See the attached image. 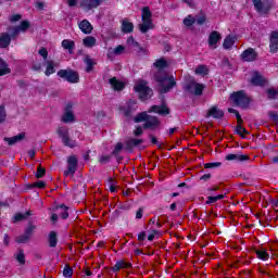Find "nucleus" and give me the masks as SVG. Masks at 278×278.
<instances>
[{
    "mask_svg": "<svg viewBox=\"0 0 278 278\" xmlns=\"http://www.w3.org/2000/svg\"><path fill=\"white\" fill-rule=\"evenodd\" d=\"M154 79L157 81L160 86V92H162V94L170 92V90L177 86L175 77L169 76L165 71H157L154 75Z\"/></svg>",
    "mask_w": 278,
    "mask_h": 278,
    "instance_id": "f257e3e1",
    "label": "nucleus"
},
{
    "mask_svg": "<svg viewBox=\"0 0 278 278\" xmlns=\"http://www.w3.org/2000/svg\"><path fill=\"white\" fill-rule=\"evenodd\" d=\"M142 122H144L143 129L155 130L157 129V127H160V119L155 116H151L147 114V112L139 113L135 117V123H142Z\"/></svg>",
    "mask_w": 278,
    "mask_h": 278,
    "instance_id": "f03ea898",
    "label": "nucleus"
},
{
    "mask_svg": "<svg viewBox=\"0 0 278 278\" xmlns=\"http://www.w3.org/2000/svg\"><path fill=\"white\" fill-rule=\"evenodd\" d=\"M153 13H151V9L149 7H144L141 13L142 24H139V29L141 34H147L149 29H153V20H151Z\"/></svg>",
    "mask_w": 278,
    "mask_h": 278,
    "instance_id": "7ed1b4c3",
    "label": "nucleus"
},
{
    "mask_svg": "<svg viewBox=\"0 0 278 278\" xmlns=\"http://www.w3.org/2000/svg\"><path fill=\"white\" fill-rule=\"evenodd\" d=\"M230 99L238 108H249V103H251V100L243 90L233 92Z\"/></svg>",
    "mask_w": 278,
    "mask_h": 278,
    "instance_id": "20e7f679",
    "label": "nucleus"
},
{
    "mask_svg": "<svg viewBox=\"0 0 278 278\" xmlns=\"http://www.w3.org/2000/svg\"><path fill=\"white\" fill-rule=\"evenodd\" d=\"M136 92H139L140 99H151L153 97V89L149 88L147 85V81L144 80H138L135 85Z\"/></svg>",
    "mask_w": 278,
    "mask_h": 278,
    "instance_id": "39448f33",
    "label": "nucleus"
},
{
    "mask_svg": "<svg viewBox=\"0 0 278 278\" xmlns=\"http://www.w3.org/2000/svg\"><path fill=\"white\" fill-rule=\"evenodd\" d=\"M56 134L59 135V138H61L65 147H68L70 149H75V147H77V141L71 139V136L68 135V128L59 127L56 129Z\"/></svg>",
    "mask_w": 278,
    "mask_h": 278,
    "instance_id": "423d86ee",
    "label": "nucleus"
},
{
    "mask_svg": "<svg viewBox=\"0 0 278 278\" xmlns=\"http://www.w3.org/2000/svg\"><path fill=\"white\" fill-rule=\"evenodd\" d=\"M59 77L66 79L70 84L79 83V74L73 70H60L58 72Z\"/></svg>",
    "mask_w": 278,
    "mask_h": 278,
    "instance_id": "0eeeda50",
    "label": "nucleus"
},
{
    "mask_svg": "<svg viewBox=\"0 0 278 278\" xmlns=\"http://www.w3.org/2000/svg\"><path fill=\"white\" fill-rule=\"evenodd\" d=\"M78 160L76 155L67 157V169L64 172L65 177H73L77 173Z\"/></svg>",
    "mask_w": 278,
    "mask_h": 278,
    "instance_id": "6e6552de",
    "label": "nucleus"
},
{
    "mask_svg": "<svg viewBox=\"0 0 278 278\" xmlns=\"http://www.w3.org/2000/svg\"><path fill=\"white\" fill-rule=\"evenodd\" d=\"M185 90H187L190 94L201 97V94H203V90H205V85L199 84L197 81H190L186 85Z\"/></svg>",
    "mask_w": 278,
    "mask_h": 278,
    "instance_id": "1a4fd4ad",
    "label": "nucleus"
},
{
    "mask_svg": "<svg viewBox=\"0 0 278 278\" xmlns=\"http://www.w3.org/2000/svg\"><path fill=\"white\" fill-rule=\"evenodd\" d=\"M220 40H223V36L220 35V33H218L216 30L211 31V34L208 35V39H207L208 47L211 49H217Z\"/></svg>",
    "mask_w": 278,
    "mask_h": 278,
    "instance_id": "9d476101",
    "label": "nucleus"
},
{
    "mask_svg": "<svg viewBox=\"0 0 278 278\" xmlns=\"http://www.w3.org/2000/svg\"><path fill=\"white\" fill-rule=\"evenodd\" d=\"M103 3V0H80V8L90 12V10H94V8H99Z\"/></svg>",
    "mask_w": 278,
    "mask_h": 278,
    "instance_id": "9b49d317",
    "label": "nucleus"
},
{
    "mask_svg": "<svg viewBox=\"0 0 278 278\" xmlns=\"http://www.w3.org/2000/svg\"><path fill=\"white\" fill-rule=\"evenodd\" d=\"M253 5L261 14H266L270 10V1L268 0H258Z\"/></svg>",
    "mask_w": 278,
    "mask_h": 278,
    "instance_id": "f8f14e48",
    "label": "nucleus"
},
{
    "mask_svg": "<svg viewBox=\"0 0 278 278\" xmlns=\"http://www.w3.org/2000/svg\"><path fill=\"white\" fill-rule=\"evenodd\" d=\"M243 62H255L257 60V52L253 48H249L241 54Z\"/></svg>",
    "mask_w": 278,
    "mask_h": 278,
    "instance_id": "ddd939ff",
    "label": "nucleus"
},
{
    "mask_svg": "<svg viewBox=\"0 0 278 278\" xmlns=\"http://www.w3.org/2000/svg\"><path fill=\"white\" fill-rule=\"evenodd\" d=\"M27 29H29V22L23 21L21 22V25L15 26L13 28H9V31H12V38H15L17 34H21V31H27Z\"/></svg>",
    "mask_w": 278,
    "mask_h": 278,
    "instance_id": "4468645a",
    "label": "nucleus"
},
{
    "mask_svg": "<svg viewBox=\"0 0 278 278\" xmlns=\"http://www.w3.org/2000/svg\"><path fill=\"white\" fill-rule=\"evenodd\" d=\"M124 116H131V112H136L138 110L137 103L135 100H130L125 106L121 108Z\"/></svg>",
    "mask_w": 278,
    "mask_h": 278,
    "instance_id": "2eb2a0df",
    "label": "nucleus"
},
{
    "mask_svg": "<svg viewBox=\"0 0 278 278\" xmlns=\"http://www.w3.org/2000/svg\"><path fill=\"white\" fill-rule=\"evenodd\" d=\"M269 49L270 53H277L278 51V31H271L269 36Z\"/></svg>",
    "mask_w": 278,
    "mask_h": 278,
    "instance_id": "dca6fc26",
    "label": "nucleus"
},
{
    "mask_svg": "<svg viewBox=\"0 0 278 278\" xmlns=\"http://www.w3.org/2000/svg\"><path fill=\"white\" fill-rule=\"evenodd\" d=\"M149 112H154L155 114H160L161 116H166V115L170 114V110L168 109V106H166V104L153 105V106H151Z\"/></svg>",
    "mask_w": 278,
    "mask_h": 278,
    "instance_id": "f3484780",
    "label": "nucleus"
},
{
    "mask_svg": "<svg viewBox=\"0 0 278 278\" xmlns=\"http://www.w3.org/2000/svg\"><path fill=\"white\" fill-rule=\"evenodd\" d=\"M227 162H247L249 161V155L245 154H227Z\"/></svg>",
    "mask_w": 278,
    "mask_h": 278,
    "instance_id": "a211bd4d",
    "label": "nucleus"
},
{
    "mask_svg": "<svg viewBox=\"0 0 278 278\" xmlns=\"http://www.w3.org/2000/svg\"><path fill=\"white\" fill-rule=\"evenodd\" d=\"M131 268V263H127L123 260L117 261L116 264L112 267L113 273H119L121 270Z\"/></svg>",
    "mask_w": 278,
    "mask_h": 278,
    "instance_id": "6ab92c4d",
    "label": "nucleus"
},
{
    "mask_svg": "<svg viewBox=\"0 0 278 278\" xmlns=\"http://www.w3.org/2000/svg\"><path fill=\"white\" fill-rule=\"evenodd\" d=\"M142 142H144V140L130 138L125 142V149L126 151H134V147H139Z\"/></svg>",
    "mask_w": 278,
    "mask_h": 278,
    "instance_id": "aec40b11",
    "label": "nucleus"
},
{
    "mask_svg": "<svg viewBox=\"0 0 278 278\" xmlns=\"http://www.w3.org/2000/svg\"><path fill=\"white\" fill-rule=\"evenodd\" d=\"M12 42V37L8 33L0 34V49H8Z\"/></svg>",
    "mask_w": 278,
    "mask_h": 278,
    "instance_id": "412c9836",
    "label": "nucleus"
},
{
    "mask_svg": "<svg viewBox=\"0 0 278 278\" xmlns=\"http://www.w3.org/2000/svg\"><path fill=\"white\" fill-rule=\"evenodd\" d=\"M62 121L63 123H75V115L73 114V111H71V104L66 106Z\"/></svg>",
    "mask_w": 278,
    "mask_h": 278,
    "instance_id": "4be33fe9",
    "label": "nucleus"
},
{
    "mask_svg": "<svg viewBox=\"0 0 278 278\" xmlns=\"http://www.w3.org/2000/svg\"><path fill=\"white\" fill-rule=\"evenodd\" d=\"M242 116L238 115L236 131L239 136H241V138H244V136L249 135V131L247 130V128L242 127Z\"/></svg>",
    "mask_w": 278,
    "mask_h": 278,
    "instance_id": "5701e85b",
    "label": "nucleus"
},
{
    "mask_svg": "<svg viewBox=\"0 0 278 278\" xmlns=\"http://www.w3.org/2000/svg\"><path fill=\"white\" fill-rule=\"evenodd\" d=\"M22 140H25V132H21L17 136L14 137H5L4 141L8 142V144L12 146V144H16L17 142H22Z\"/></svg>",
    "mask_w": 278,
    "mask_h": 278,
    "instance_id": "b1692460",
    "label": "nucleus"
},
{
    "mask_svg": "<svg viewBox=\"0 0 278 278\" xmlns=\"http://www.w3.org/2000/svg\"><path fill=\"white\" fill-rule=\"evenodd\" d=\"M79 29L83 34H92V24L88 20H84L79 23Z\"/></svg>",
    "mask_w": 278,
    "mask_h": 278,
    "instance_id": "393cba45",
    "label": "nucleus"
},
{
    "mask_svg": "<svg viewBox=\"0 0 278 278\" xmlns=\"http://www.w3.org/2000/svg\"><path fill=\"white\" fill-rule=\"evenodd\" d=\"M122 31L124 34H131L134 31V23L129 22V20L125 18L122 21Z\"/></svg>",
    "mask_w": 278,
    "mask_h": 278,
    "instance_id": "a878e982",
    "label": "nucleus"
},
{
    "mask_svg": "<svg viewBox=\"0 0 278 278\" xmlns=\"http://www.w3.org/2000/svg\"><path fill=\"white\" fill-rule=\"evenodd\" d=\"M55 212L59 214L61 218H63V220H66V218H68V206L64 204L56 206Z\"/></svg>",
    "mask_w": 278,
    "mask_h": 278,
    "instance_id": "bb28decb",
    "label": "nucleus"
},
{
    "mask_svg": "<svg viewBox=\"0 0 278 278\" xmlns=\"http://www.w3.org/2000/svg\"><path fill=\"white\" fill-rule=\"evenodd\" d=\"M252 84L254 86H265L266 85V78H264L260 73H254V76L252 77Z\"/></svg>",
    "mask_w": 278,
    "mask_h": 278,
    "instance_id": "cd10ccee",
    "label": "nucleus"
},
{
    "mask_svg": "<svg viewBox=\"0 0 278 278\" xmlns=\"http://www.w3.org/2000/svg\"><path fill=\"white\" fill-rule=\"evenodd\" d=\"M207 116H212L213 118H223V116H225V113L220 109L213 106L207 112Z\"/></svg>",
    "mask_w": 278,
    "mask_h": 278,
    "instance_id": "c85d7f7f",
    "label": "nucleus"
},
{
    "mask_svg": "<svg viewBox=\"0 0 278 278\" xmlns=\"http://www.w3.org/2000/svg\"><path fill=\"white\" fill-rule=\"evenodd\" d=\"M109 84L112 86L114 90H123L125 88V84L116 79V77L111 78L109 80Z\"/></svg>",
    "mask_w": 278,
    "mask_h": 278,
    "instance_id": "c756f323",
    "label": "nucleus"
},
{
    "mask_svg": "<svg viewBox=\"0 0 278 278\" xmlns=\"http://www.w3.org/2000/svg\"><path fill=\"white\" fill-rule=\"evenodd\" d=\"M62 47H63V49L68 51V53H73V51H75V41H73L71 39H64L62 41Z\"/></svg>",
    "mask_w": 278,
    "mask_h": 278,
    "instance_id": "7c9ffc66",
    "label": "nucleus"
},
{
    "mask_svg": "<svg viewBox=\"0 0 278 278\" xmlns=\"http://www.w3.org/2000/svg\"><path fill=\"white\" fill-rule=\"evenodd\" d=\"M48 242H49V247H51V249H55L58 247V232L56 231H50Z\"/></svg>",
    "mask_w": 278,
    "mask_h": 278,
    "instance_id": "2f4dec72",
    "label": "nucleus"
},
{
    "mask_svg": "<svg viewBox=\"0 0 278 278\" xmlns=\"http://www.w3.org/2000/svg\"><path fill=\"white\" fill-rule=\"evenodd\" d=\"M84 62L87 65L86 72L91 73L92 68H94V65L97 64V61L91 59L90 55H86Z\"/></svg>",
    "mask_w": 278,
    "mask_h": 278,
    "instance_id": "473e14b6",
    "label": "nucleus"
},
{
    "mask_svg": "<svg viewBox=\"0 0 278 278\" xmlns=\"http://www.w3.org/2000/svg\"><path fill=\"white\" fill-rule=\"evenodd\" d=\"M233 45H236V37L228 35L224 39V43H223L224 49H231Z\"/></svg>",
    "mask_w": 278,
    "mask_h": 278,
    "instance_id": "72a5a7b5",
    "label": "nucleus"
},
{
    "mask_svg": "<svg viewBox=\"0 0 278 278\" xmlns=\"http://www.w3.org/2000/svg\"><path fill=\"white\" fill-rule=\"evenodd\" d=\"M47 67L45 71V75L49 77L55 73V62L54 61H46Z\"/></svg>",
    "mask_w": 278,
    "mask_h": 278,
    "instance_id": "f704fd0d",
    "label": "nucleus"
},
{
    "mask_svg": "<svg viewBox=\"0 0 278 278\" xmlns=\"http://www.w3.org/2000/svg\"><path fill=\"white\" fill-rule=\"evenodd\" d=\"M12 71L8 66V63L3 61V59H0V77H3V75H10Z\"/></svg>",
    "mask_w": 278,
    "mask_h": 278,
    "instance_id": "c9c22d12",
    "label": "nucleus"
},
{
    "mask_svg": "<svg viewBox=\"0 0 278 278\" xmlns=\"http://www.w3.org/2000/svg\"><path fill=\"white\" fill-rule=\"evenodd\" d=\"M83 45H85L88 48H92L94 47V45H97V38L92 37V36H87L84 40H83Z\"/></svg>",
    "mask_w": 278,
    "mask_h": 278,
    "instance_id": "e433bc0d",
    "label": "nucleus"
},
{
    "mask_svg": "<svg viewBox=\"0 0 278 278\" xmlns=\"http://www.w3.org/2000/svg\"><path fill=\"white\" fill-rule=\"evenodd\" d=\"M154 66L159 68V71H164V68L168 67V63L164 59H159L155 61Z\"/></svg>",
    "mask_w": 278,
    "mask_h": 278,
    "instance_id": "4c0bfd02",
    "label": "nucleus"
},
{
    "mask_svg": "<svg viewBox=\"0 0 278 278\" xmlns=\"http://www.w3.org/2000/svg\"><path fill=\"white\" fill-rule=\"evenodd\" d=\"M27 216H31V213L28 211L25 214L23 213H16L14 215V220L13 223H18L20 220H25V218H27Z\"/></svg>",
    "mask_w": 278,
    "mask_h": 278,
    "instance_id": "58836bf2",
    "label": "nucleus"
},
{
    "mask_svg": "<svg viewBox=\"0 0 278 278\" xmlns=\"http://www.w3.org/2000/svg\"><path fill=\"white\" fill-rule=\"evenodd\" d=\"M195 75H207L210 68L206 65H198V68L194 70Z\"/></svg>",
    "mask_w": 278,
    "mask_h": 278,
    "instance_id": "ea45409f",
    "label": "nucleus"
},
{
    "mask_svg": "<svg viewBox=\"0 0 278 278\" xmlns=\"http://www.w3.org/2000/svg\"><path fill=\"white\" fill-rule=\"evenodd\" d=\"M29 240L31 239L26 233L15 238V241L17 242V244H26V242H29Z\"/></svg>",
    "mask_w": 278,
    "mask_h": 278,
    "instance_id": "a19ab883",
    "label": "nucleus"
},
{
    "mask_svg": "<svg viewBox=\"0 0 278 278\" xmlns=\"http://www.w3.org/2000/svg\"><path fill=\"white\" fill-rule=\"evenodd\" d=\"M194 23H197V18H194L192 15H188L184 20V25H186V27H192V25H194Z\"/></svg>",
    "mask_w": 278,
    "mask_h": 278,
    "instance_id": "79ce46f5",
    "label": "nucleus"
},
{
    "mask_svg": "<svg viewBox=\"0 0 278 278\" xmlns=\"http://www.w3.org/2000/svg\"><path fill=\"white\" fill-rule=\"evenodd\" d=\"M45 175H47V169H45V167H42V165L39 164L37 167V173H36L37 179H42V177H45Z\"/></svg>",
    "mask_w": 278,
    "mask_h": 278,
    "instance_id": "37998d69",
    "label": "nucleus"
},
{
    "mask_svg": "<svg viewBox=\"0 0 278 278\" xmlns=\"http://www.w3.org/2000/svg\"><path fill=\"white\" fill-rule=\"evenodd\" d=\"M15 260L20 264H25V252L23 250H18L17 253L15 254Z\"/></svg>",
    "mask_w": 278,
    "mask_h": 278,
    "instance_id": "c03bdc74",
    "label": "nucleus"
},
{
    "mask_svg": "<svg viewBox=\"0 0 278 278\" xmlns=\"http://www.w3.org/2000/svg\"><path fill=\"white\" fill-rule=\"evenodd\" d=\"M256 255L258 260H263L264 262H266V260H268L269 257L268 252H266V250H256Z\"/></svg>",
    "mask_w": 278,
    "mask_h": 278,
    "instance_id": "a18cd8bd",
    "label": "nucleus"
},
{
    "mask_svg": "<svg viewBox=\"0 0 278 278\" xmlns=\"http://www.w3.org/2000/svg\"><path fill=\"white\" fill-rule=\"evenodd\" d=\"M127 45H129L130 47H137L138 49L143 51L142 47H140V43L138 41L134 40V37H129L127 39Z\"/></svg>",
    "mask_w": 278,
    "mask_h": 278,
    "instance_id": "49530a36",
    "label": "nucleus"
},
{
    "mask_svg": "<svg viewBox=\"0 0 278 278\" xmlns=\"http://www.w3.org/2000/svg\"><path fill=\"white\" fill-rule=\"evenodd\" d=\"M34 231H36V226L29 225V226L25 229V235L28 236V238L31 239V236H34Z\"/></svg>",
    "mask_w": 278,
    "mask_h": 278,
    "instance_id": "de8ad7c7",
    "label": "nucleus"
},
{
    "mask_svg": "<svg viewBox=\"0 0 278 278\" xmlns=\"http://www.w3.org/2000/svg\"><path fill=\"white\" fill-rule=\"evenodd\" d=\"M268 116H269V119L271 121V123H278V113L275 112V111H269L268 112Z\"/></svg>",
    "mask_w": 278,
    "mask_h": 278,
    "instance_id": "09e8293b",
    "label": "nucleus"
},
{
    "mask_svg": "<svg viewBox=\"0 0 278 278\" xmlns=\"http://www.w3.org/2000/svg\"><path fill=\"white\" fill-rule=\"evenodd\" d=\"M123 143L118 142L117 144H115V148L112 152V155H118V153H121V151H123Z\"/></svg>",
    "mask_w": 278,
    "mask_h": 278,
    "instance_id": "8fccbe9b",
    "label": "nucleus"
},
{
    "mask_svg": "<svg viewBox=\"0 0 278 278\" xmlns=\"http://www.w3.org/2000/svg\"><path fill=\"white\" fill-rule=\"evenodd\" d=\"M7 116H8V114H5V108L0 106V124L5 123Z\"/></svg>",
    "mask_w": 278,
    "mask_h": 278,
    "instance_id": "3c124183",
    "label": "nucleus"
},
{
    "mask_svg": "<svg viewBox=\"0 0 278 278\" xmlns=\"http://www.w3.org/2000/svg\"><path fill=\"white\" fill-rule=\"evenodd\" d=\"M222 165H223V163H220V162L206 163V164H204V168H218Z\"/></svg>",
    "mask_w": 278,
    "mask_h": 278,
    "instance_id": "603ef678",
    "label": "nucleus"
},
{
    "mask_svg": "<svg viewBox=\"0 0 278 278\" xmlns=\"http://www.w3.org/2000/svg\"><path fill=\"white\" fill-rule=\"evenodd\" d=\"M63 275L65 277H73V268H71L70 266H65V268L63 269Z\"/></svg>",
    "mask_w": 278,
    "mask_h": 278,
    "instance_id": "864d4df0",
    "label": "nucleus"
},
{
    "mask_svg": "<svg viewBox=\"0 0 278 278\" xmlns=\"http://www.w3.org/2000/svg\"><path fill=\"white\" fill-rule=\"evenodd\" d=\"M39 55L43 58V60H47L49 58V51H47V48H40L38 51Z\"/></svg>",
    "mask_w": 278,
    "mask_h": 278,
    "instance_id": "5fc2aeb1",
    "label": "nucleus"
},
{
    "mask_svg": "<svg viewBox=\"0 0 278 278\" xmlns=\"http://www.w3.org/2000/svg\"><path fill=\"white\" fill-rule=\"evenodd\" d=\"M47 184L45 181H37L35 184L31 185V188H46Z\"/></svg>",
    "mask_w": 278,
    "mask_h": 278,
    "instance_id": "6e6d98bb",
    "label": "nucleus"
},
{
    "mask_svg": "<svg viewBox=\"0 0 278 278\" xmlns=\"http://www.w3.org/2000/svg\"><path fill=\"white\" fill-rule=\"evenodd\" d=\"M206 21V17L205 15H199L197 18H195V22L198 23V25H203Z\"/></svg>",
    "mask_w": 278,
    "mask_h": 278,
    "instance_id": "4d7b16f0",
    "label": "nucleus"
},
{
    "mask_svg": "<svg viewBox=\"0 0 278 278\" xmlns=\"http://www.w3.org/2000/svg\"><path fill=\"white\" fill-rule=\"evenodd\" d=\"M111 157L112 156H110V155H103L99 159V162H100V164H108V162H110Z\"/></svg>",
    "mask_w": 278,
    "mask_h": 278,
    "instance_id": "13d9d810",
    "label": "nucleus"
},
{
    "mask_svg": "<svg viewBox=\"0 0 278 278\" xmlns=\"http://www.w3.org/2000/svg\"><path fill=\"white\" fill-rule=\"evenodd\" d=\"M123 51H125V47L123 46H117L115 49H114V54L115 55H121L123 53Z\"/></svg>",
    "mask_w": 278,
    "mask_h": 278,
    "instance_id": "bf43d9fd",
    "label": "nucleus"
},
{
    "mask_svg": "<svg viewBox=\"0 0 278 278\" xmlns=\"http://www.w3.org/2000/svg\"><path fill=\"white\" fill-rule=\"evenodd\" d=\"M142 214H144V208L140 207L136 213V218L140 220V218H142Z\"/></svg>",
    "mask_w": 278,
    "mask_h": 278,
    "instance_id": "052dcab7",
    "label": "nucleus"
},
{
    "mask_svg": "<svg viewBox=\"0 0 278 278\" xmlns=\"http://www.w3.org/2000/svg\"><path fill=\"white\" fill-rule=\"evenodd\" d=\"M21 18H22L21 14H16V15H12L10 17V21H11V23H16V22L21 21Z\"/></svg>",
    "mask_w": 278,
    "mask_h": 278,
    "instance_id": "680f3d73",
    "label": "nucleus"
},
{
    "mask_svg": "<svg viewBox=\"0 0 278 278\" xmlns=\"http://www.w3.org/2000/svg\"><path fill=\"white\" fill-rule=\"evenodd\" d=\"M78 1L79 3H81V0H67V4L70 5V8H75Z\"/></svg>",
    "mask_w": 278,
    "mask_h": 278,
    "instance_id": "e2e57ef3",
    "label": "nucleus"
},
{
    "mask_svg": "<svg viewBox=\"0 0 278 278\" xmlns=\"http://www.w3.org/2000/svg\"><path fill=\"white\" fill-rule=\"evenodd\" d=\"M147 238V232L142 231L138 235L139 242H143V240Z\"/></svg>",
    "mask_w": 278,
    "mask_h": 278,
    "instance_id": "0e129e2a",
    "label": "nucleus"
},
{
    "mask_svg": "<svg viewBox=\"0 0 278 278\" xmlns=\"http://www.w3.org/2000/svg\"><path fill=\"white\" fill-rule=\"evenodd\" d=\"M110 191L111 192H116V186H114V179L110 178Z\"/></svg>",
    "mask_w": 278,
    "mask_h": 278,
    "instance_id": "69168bd1",
    "label": "nucleus"
},
{
    "mask_svg": "<svg viewBox=\"0 0 278 278\" xmlns=\"http://www.w3.org/2000/svg\"><path fill=\"white\" fill-rule=\"evenodd\" d=\"M157 233V230H153L151 235H149L148 240L150 242H153V240L155 239V235Z\"/></svg>",
    "mask_w": 278,
    "mask_h": 278,
    "instance_id": "338daca9",
    "label": "nucleus"
},
{
    "mask_svg": "<svg viewBox=\"0 0 278 278\" xmlns=\"http://www.w3.org/2000/svg\"><path fill=\"white\" fill-rule=\"evenodd\" d=\"M135 136H142V127H137L136 130L134 131Z\"/></svg>",
    "mask_w": 278,
    "mask_h": 278,
    "instance_id": "774afa93",
    "label": "nucleus"
}]
</instances>
